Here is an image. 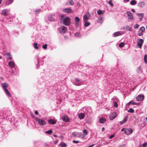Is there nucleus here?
<instances>
[{"label":"nucleus","instance_id":"obj_62","mask_svg":"<svg viewBox=\"0 0 147 147\" xmlns=\"http://www.w3.org/2000/svg\"><path fill=\"white\" fill-rule=\"evenodd\" d=\"M58 140L57 139L55 141L54 143L55 144H57L58 143Z\"/></svg>","mask_w":147,"mask_h":147},{"label":"nucleus","instance_id":"obj_55","mask_svg":"<svg viewBox=\"0 0 147 147\" xmlns=\"http://www.w3.org/2000/svg\"><path fill=\"white\" fill-rule=\"evenodd\" d=\"M138 35L140 36H141L143 35V34L142 33V32H141L140 33H139L138 32Z\"/></svg>","mask_w":147,"mask_h":147},{"label":"nucleus","instance_id":"obj_17","mask_svg":"<svg viewBox=\"0 0 147 147\" xmlns=\"http://www.w3.org/2000/svg\"><path fill=\"white\" fill-rule=\"evenodd\" d=\"M62 119L65 122H67L69 121V118L67 116H63L62 117Z\"/></svg>","mask_w":147,"mask_h":147},{"label":"nucleus","instance_id":"obj_41","mask_svg":"<svg viewBox=\"0 0 147 147\" xmlns=\"http://www.w3.org/2000/svg\"><path fill=\"white\" fill-rule=\"evenodd\" d=\"M37 45L38 44L37 43H34V47L35 49H38V47L37 46Z\"/></svg>","mask_w":147,"mask_h":147},{"label":"nucleus","instance_id":"obj_22","mask_svg":"<svg viewBox=\"0 0 147 147\" xmlns=\"http://www.w3.org/2000/svg\"><path fill=\"white\" fill-rule=\"evenodd\" d=\"M85 116V114L84 113H80L79 114L78 117L79 118L81 119H83Z\"/></svg>","mask_w":147,"mask_h":147},{"label":"nucleus","instance_id":"obj_61","mask_svg":"<svg viewBox=\"0 0 147 147\" xmlns=\"http://www.w3.org/2000/svg\"><path fill=\"white\" fill-rule=\"evenodd\" d=\"M7 59L8 60H10L12 59V57L11 56H10L7 57Z\"/></svg>","mask_w":147,"mask_h":147},{"label":"nucleus","instance_id":"obj_5","mask_svg":"<svg viewBox=\"0 0 147 147\" xmlns=\"http://www.w3.org/2000/svg\"><path fill=\"white\" fill-rule=\"evenodd\" d=\"M77 94H80V96L85 97V98H88L89 94L88 92H86L82 91H78L77 92Z\"/></svg>","mask_w":147,"mask_h":147},{"label":"nucleus","instance_id":"obj_64","mask_svg":"<svg viewBox=\"0 0 147 147\" xmlns=\"http://www.w3.org/2000/svg\"><path fill=\"white\" fill-rule=\"evenodd\" d=\"M94 146V144H93L90 145L88 146V147H92Z\"/></svg>","mask_w":147,"mask_h":147},{"label":"nucleus","instance_id":"obj_54","mask_svg":"<svg viewBox=\"0 0 147 147\" xmlns=\"http://www.w3.org/2000/svg\"><path fill=\"white\" fill-rule=\"evenodd\" d=\"M74 143H78L79 142V141H76L75 140H73L72 141Z\"/></svg>","mask_w":147,"mask_h":147},{"label":"nucleus","instance_id":"obj_24","mask_svg":"<svg viewBox=\"0 0 147 147\" xmlns=\"http://www.w3.org/2000/svg\"><path fill=\"white\" fill-rule=\"evenodd\" d=\"M106 121V119L104 117H101L99 119V122L101 123H103Z\"/></svg>","mask_w":147,"mask_h":147},{"label":"nucleus","instance_id":"obj_28","mask_svg":"<svg viewBox=\"0 0 147 147\" xmlns=\"http://www.w3.org/2000/svg\"><path fill=\"white\" fill-rule=\"evenodd\" d=\"M102 16H100L98 18L97 22L98 23L102 24L103 22L102 20Z\"/></svg>","mask_w":147,"mask_h":147},{"label":"nucleus","instance_id":"obj_45","mask_svg":"<svg viewBox=\"0 0 147 147\" xmlns=\"http://www.w3.org/2000/svg\"><path fill=\"white\" fill-rule=\"evenodd\" d=\"M47 44H45V45H43L42 46V48L46 50L47 49Z\"/></svg>","mask_w":147,"mask_h":147},{"label":"nucleus","instance_id":"obj_25","mask_svg":"<svg viewBox=\"0 0 147 147\" xmlns=\"http://www.w3.org/2000/svg\"><path fill=\"white\" fill-rule=\"evenodd\" d=\"M145 5V3L144 2H140L138 4V6L141 7H143Z\"/></svg>","mask_w":147,"mask_h":147},{"label":"nucleus","instance_id":"obj_31","mask_svg":"<svg viewBox=\"0 0 147 147\" xmlns=\"http://www.w3.org/2000/svg\"><path fill=\"white\" fill-rule=\"evenodd\" d=\"M130 3L131 5H135L136 4V1L135 0H133L131 1Z\"/></svg>","mask_w":147,"mask_h":147},{"label":"nucleus","instance_id":"obj_33","mask_svg":"<svg viewBox=\"0 0 147 147\" xmlns=\"http://www.w3.org/2000/svg\"><path fill=\"white\" fill-rule=\"evenodd\" d=\"M85 23L84 24V26L85 27H87L89 26L90 24V22H84Z\"/></svg>","mask_w":147,"mask_h":147},{"label":"nucleus","instance_id":"obj_35","mask_svg":"<svg viewBox=\"0 0 147 147\" xmlns=\"http://www.w3.org/2000/svg\"><path fill=\"white\" fill-rule=\"evenodd\" d=\"M140 30L142 32H144L145 30V28L144 26H142L138 32H139Z\"/></svg>","mask_w":147,"mask_h":147},{"label":"nucleus","instance_id":"obj_43","mask_svg":"<svg viewBox=\"0 0 147 147\" xmlns=\"http://www.w3.org/2000/svg\"><path fill=\"white\" fill-rule=\"evenodd\" d=\"M61 147H66L67 146V144L64 142L61 143Z\"/></svg>","mask_w":147,"mask_h":147},{"label":"nucleus","instance_id":"obj_53","mask_svg":"<svg viewBox=\"0 0 147 147\" xmlns=\"http://www.w3.org/2000/svg\"><path fill=\"white\" fill-rule=\"evenodd\" d=\"M83 133L85 135H86L87 134V131L86 130L84 129L83 131Z\"/></svg>","mask_w":147,"mask_h":147},{"label":"nucleus","instance_id":"obj_63","mask_svg":"<svg viewBox=\"0 0 147 147\" xmlns=\"http://www.w3.org/2000/svg\"><path fill=\"white\" fill-rule=\"evenodd\" d=\"M35 114L36 115H37L38 114V112L37 111H35Z\"/></svg>","mask_w":147,"mask_h":147},{"label":"nucleus","instance_id":"obj_34","mask_svg":"<svg viewBox=\"0 0 147 147\" xmlns=\"http://www.w3.org/2000/svg\"><path fill=\"white\" fill-rule=\"evenodd\" d=\"M137 71L138 73H140L142 72V70L140 66L138 67L137 69Z\"/></svg>","mask_w":147,"mask_h":147},{"label":"nucleus","instance_id":"obj_32","mask_svg":"<svg viewBox=\"0 0 147 147\" xmlns=\"http://www.w3.org/2000/svg\"><path fill=\"white\" fill-rule=\"evenodd\" d=\"M75 22H80V18L77 16L75 18Z\"/></svg>","mask_w":147,"mask_h":147},{"label":"nucleus","instance_id":"obj_20","mask_svg":"<svg viewBox=\"0 0 147 147\" xmlns=\"http://www.w3.org/2000/svg\"><path fill=\"white\" fill-rule=\"evenodd\" d=\"M48 123L52 125H54L56 123V121L55 120L53 119H50L48 120Z\"/></svg>","mask_w":147,"mask_h":147},{"label":"nucleus","instance_id":"obj_18","mask_svg":"<svg viewBox=\"0 0 147 147\" xmlns=\"http://www.w3.org/2000/svg\"><path fill=\"white\" fill-rule=\"evenodd\" d=\"M1 85L3 90L7 89L8 86V84L6 82L2 83Z\"/></svg>","mask_w":147,"mask_h":147},{"label":"nucleus","instance_id":"obj_4","mask_svg":"<svg viewBox=\"0 0 147 147\" xmlns=\"http://www.w3.org/2000/svg\"><path fill=\"white\" fill-rule=\"evenodd\" d=\"M36 121L38 122L39 124L41 126L44 125L46 124V121L42 119H39L38 118H36Z\"/></svg>","mask_w":147,"mask_h":147},{"label":"nucleus","instance_id":"obj_2","mask_svg":"<svg viewBox=\"0 0 147 147\" xmlns=\"http://www.w3.org/2000/svg\"><path fill=\"white\" fill-rule=\"evenodd\" d=\"M59 16V14L58 13H54V14H50L48 15L47 16V18L48 20L51 21L52 22L55 21L58 18Z\"/></svg>","mask_w":147,"mask_h":147},{"label":"nucleus","instance_id":"obj_21","mask_svg":"<svg viewBox=\"0 0 147 147\" xmlns=\"http://www.w3.org/2000/svg\"><path fill=\"white\" fill-rule=\"evenodd\" d=\"M8 65L11 68H14L15 67V64L12 61H10L9 62Z\"/></svg>","mask_w":147,"mask_h":147},{"label":"nucleus","instance_id":"obj_60","mask_svg":"<svg viewBox=\"0 0 147 147\" xmlns=\"http://www.w3.org/2000/svg\"><path fill=\"white\" fill-rule=\"evenodd\" d=\"M72 135L75 137L77 136V135L75 132H74L72 133Z\"/></svg>","mask_w":147,"mask_h":147},{"label":"nucleus","instance_id":"obj_10","mask_svg":"<svg viewBox=\"0 0 147 147\" xmlns=\"http://www.w3.org/2000/svg\"><path fill=\"white\" fill-rule=\"evenodd\" d=\"M144 40L142 39L139 38L137 40V46L139 48H141L144 43Z\"/></svg>","mask_w":147,"mask_h":147},{"label":"nucleus","instance_id":"obj_27","mask_svg":"<svg viewBox=\"0 0 147 147\" xmlns=\"http://www.w3.org/2000/svg\"><path fill=\"white\" fill-rule=\"evenodd\" d=\"M105 12V11H102L101 9H99L97 11V13L98 15H101L104 13Z\"/></svg>","mask_w":147,"mask_h":147},{"label":"nucleus","instance_id":"obj_37","mask_svg":"<svg viewBox=\"0 0 147 147\" xmlns=\"http://www.w3.org/2000/svg\"><path fill=\"white\" fill-rule=\"evenodd\" d=\"M52 132V129H50L47 131H46L45 132L46 134H51Z\"/></svg>","mask_w":147,"mask_h":147},{"label":"nucleus","instance_id":"obj_57","mask_svg":"<svg viewBox=\"0 0 147 147\" xmlns=\"http://www.w3.org/2000/svg\"><path fill=\"white\" fill-rule=\"evenodd\" d=\"M114 134H113L111 135L109 137V138L110 139H111L112 138H113L114 136Z\"/></svg>","mask_w":147,"mask_h":147},{"label":"nucleus","instance_id":"obj_7","mask_svg":"<svg viewBox=\"0 0 147 147\" xmlns=\"http://www.w3.org/2000/svg\"><path fill=\"white\" fill-rule=\"evenodd\" d=\"M64 24L66 26H68L70 24V19L69 17H66L63 20Z\"/></svg>","mask_w":147,"mask_h":147},{"label":"nucleus","instance_id":"obj_6","mask_svg":"<svg viewBox=\"0 0 147 147\" xmlns=\"http://www.w3.org/2000/svg\"><path fill=\"white\" fill-rule=\"evenodd\" d=\"M126 14L128 17V20H130L134 21V18L132 13L129 11H127L126 12Z\"/></svg>","mask_w":147,"mask_h":147},{"label":"nucleus","instance_id":"obj_58","mask_svg":"<svg viewBox=\"0 0 147 147\" xmlns=\"http://www.w3.org/2000/svg\"><path fill=\"white\" fill-rule=\"evenodd\" d=\"M139 103H136L135 102H132V104L134 105H139Z\"/></svg>","mask_w":147,"mask_h":147},{"label":"nucleus","instance_id":"obj_26","mask_svg":"<svg viewBox=\"0 0 147 147\" xmlns=\"http://www.w3.org/2000/svg\"><path fill=\"white\" fill-rule=\"evenodd\" d=\"M13 1V0H7L5 4L6 5H9L11 4Z\"/></svg>","mask_w":147,"mask_h":147},{"label":"nucleus","instance_id":"obj_40","mask_svg":"<svg viewBox=\"0 0 147 147\" xmlns=\"http://www.w3.org/2000/svg\"><path fill=\"white\" fill-rule=\"evenodd\" d=\"M12 73L14 75H16L17 74V72L16 69H15L12 71Z\"/></svg>","mask_w":147,"mask_h":147},{"label":"nucleus","instance_id":"obj_30","mask_svg":"<svg viewBox=\"0 0 147 147\" xmlns=\"http://www.w3.org/2000/svg\"><path fill=\"white\" fill-rule=\"evenodd\" d=\"M126 29L127 31H131L132 30V29L131 27H129L128 25L125 26Z\"/></svg>","mask_w":147,"mask_h":147},{"label":"nucleus","instance_id":"obj_59","mask_svg":"<svg viewBox=\"0 0 147 147\" xmlns=\"http://www.w3.org/2000/svg\"><path fill=\"white\" fill-rule=\"evenodd\" d=\"M40 11H41V10H40L39 9H36L35 11V12H39Z\"/></svg>","mask_w":147,"mask_h":147},{"label":"nucleus","instance_id":"obj_14","mask_svg":"<svg viewBox=\"0 0 147 147\" xmlns=\"http://www.w3.org/2000/svg\"><path fill=\"white\" fill-rule=\"evenodd\" d=\"M144 98V96L143 95H139L136 97V99L138 101H141L143 100Z\"/></svg>","mask_w":147,"mask_h":147},{"label":"nucleus","instance_id":"obj_13","mask_svg":"<svg viewBox=\"0 0 147 147\" xmlns=\"http://www.w3.org/2000/svg\"><path fill=\"white\" fill-rule=\"evenodd\" d=\"M117 114L116 112H114L111 113L110 116V118L111 120L114 119L117 116Z\"/></svg>","mask_w":147,"mask_h":147},{"label":"nucleus","instance_id":"obj_49","mask_svg":"<svg viewBox=\"0 0 147 147\" xmlns=\"http://www.w3.org/2000/svg\"><path fill=\"white\" fill-rule=\"evenodd\" d=\"M143 147H146L147 146V142L143 144L142 145Z\"/></svg>","mask_w":147,"mask_h":147},{"label":"nucleus","instance_id":"obj_50","mask_svg":"<svg viewBox=\"0 0 147 147\" xmlns=\"http://www.w3.org/2000/svg\"><path fill=\"white\" fill-rule=\"evenodd\" d=\"M75 36L76 37H80V35L78 32H76L75 34Z\"/></svg>","mask_w":147,"mask_h":147},{"label":"nucleus","instance_id":"obj_42","mask_svg":"<svg viewBox=\"0 0 147 147\" xmlns=\"http://www.w3.org/2000/svg\"><path fill=\"white\" fill-rule=\"evenodd\" d=\"M144 60L145 63H147V55H145L144 57Z\"/></svg>","mask_w":147,"mask_h":147},{"label":"nucleus","instance_id":"obj_23","mask_svg":"<svg viewBox=\"0 0 147 147\" xmlns=\"http://www.w3.org/2000/svg\"><path fill=\"white\" fill-rule=\"evenodd\" d=\"M4 90L5 91V93L9 97H11V95L9 91L7 89Z\"/></svg>","mask_w":147,"mask_h":147},{"label":"nucleus","instance_id":"obj_47","mask_svg":"<svg viewBox=\"0 0 147 147\" xmlns=\"http://www.w3.org/2000/svg\"><path fill=\"white\" fill-rule=\"evenodd\" d=\"M80 24V22H75V25L76 27L78 28V27H79Z\"/></svg>","mask_w":147,"mask_h":147},{"label":"nucleus","instance_id":"obj_44","mask_svg":"<svg viewBox=\"0 0 147 147\" xmlns=\"http://www.w3.org/2000/svg\"><path fill=\"white\" fill-rule=\"evenodd\" d=\"M86 111H85V113H86V111H87V112H88V111H89V112H91V109L90 107H88V108H86V109H85Z\"/></svg>","mask_w":147,"mask_h":147},{"label":"nucleus","instance_id":"obj_52","mask_svg":"<svg viewBox=\"0 0 147 147\" xmlns=\"http://www.w3.org/2000/svg\"><path fill=\"white\" fill-rule=\"evenodd\" d=\"M138 27L139 25L137 24H136L134 26V27L135 29H136L138 28Z\"/></svg>","mask_w":147,"mask_h":147},{"label":"nucleus","instance_id":"obj_11","mask_svg":"<svg viewBox=\"0 0 147 147\" xmlns=\"http://www.w3.org/2000/svg\"><path fill=\"white\" fill-rule=\"evenodd\" d=\"M62 11L64 13H70L73 12V10L70 8H67L63 9Z\"/></svg>","mask_w":147,"mask_h":147},{"label":"nucleus","instance_id":"obj_15","mask_svg":"<svg viewBox=\"0 0 147 147\" xmlns=\"http://www.w3.org/2000/svg\"><path fill=\"white\" fill-rule=\"evenodd\" d=\"M136 14L138 17L140 21H142L144 17V13H136Z\"/></svg>","mask_w":147,"mask_h":147},{"label":"nucleus","instance_id":"obj_12","mask_svg":"<svg viewBox=\"0 0 147 147\" xmlns=\"http://www.w3.org/2000/svg\"><path fill=\"white\" fill-rule=\"evenodd\" d=\"M10 10L9 9H6L2 11L1 14L3 16H6L9 12Z\"/></svg>","mask_w":147,"mask_h":147},{"label":"nucleus","instance_id":"obj_9","mask_svg":"<svg viewBox=\"0 0 147 147\" xmlns=\"http://www.w3.org/2000/svg\"><path fill=\"white\" fill-rule=\"evenodd\" d=\"M59 32L61 34H64L67 31V28L64 26H61L59 29Z\"/></svg>","mask_w":147,"mask_h":147},{"label":"nucleus","instance_id":"obj_1","mask_svg":"<svg viewBox=\"0 0 147 147\" xmlns=\"http://www.w3.org/2000/svg\"><path fill=\"white\" fill-rule=\"evenodd\" d=\"M44 57H38L37 58L36 61H35V63L36 65V69H38L40 65H42L44 63Z\"/></svg>","mask_w":147,"mask_h":147},{"label":"nucleus","instance_id":"obj_8","mask_svg":"<svg viewBox=\"0 0 147 147\" xmlns=\"http://www.w3.org/2000/svg\"><path fill=\"white\" fill-rule=\"evenodd\" d=\"M125 33V32L122 31L117 32L113 33V36L114 37H115L124 34Z\"/></svg>","mask_w":147,"mask_h":147},{"label":"nucleus","instance_id":"obj_19","mask_svg":"<svg viewBox=\"0 0 147 147\" xmlns=\"http://www.w3.org/2000/svg\"><path fill=\"white\" fill-rule=\"evenodd\" d=\"M74 4L73 0H68V1L66 3V5H73Z\"/></svg>","mask_w":147,"mask_h":147},{"label":"nucleus","instance_id":"obj_56","mask_svg":"<svg viewBox=\"0 0 147 147\" xmlns=\"http://www.w3.org/2000/svg\"><path fill=\"white\" fill-rule=\"evenodd\" d=\"M118 147H126V145L124 144L121 145Z\"/></svg>","mask_w":147,"mask_h":147},{"label":"nucleus","instance_id":"obj_48","mask_svg":"<svg viewBox=\"0 0 147 147\" xmlns=\"http://www.w3.org/2000/svg\"><path fill=\"white\" fill-rule=\"evenodd\" d=\"M84 16L89 18L90 16V14L89 12H87L86 13L85 15Z\"/></svg>","mask_w":147,"mask_h":147},{"label":"nucleus","instance_id":"obj_38","mask_svg":"<svg viewBox=\"0 0 147 147\" xmlns=\"http://www.w3.org/2000/svg\"><path fill=\"white\" fill-rule=\"evenodd\" d=\"M125 45V43L123 42L120 43L119 44V47H120L122 48Z\"/></svg>","mask_w":147,"mask_h":147},{"label":"nucleus","instance_id":"obj_36","mask_svg":"<svg viewBox=\"0 0 147 147\" xmlns=\"http://www.w3.org/2000/svg\"><path fill=\"white\" fill-rule=\"evenodd\" d=\"M89 17H86V16H84L83 17V21L84 22H86L88 19Z\"/></svg>","mask_w":147,"mask_h":147},{"label":"nucleus","instance_id":"obj_3","mask_svg":"<svg viewBox=\"0 0 147 147\" xmlns=\"http://www.w3.org/2000/svg\"><path fill=\"white\" fill-rule=\"evenodd\" d=\"M73 84L77 86H80L84 84V81L82 79L76 78L75 81L73 82Z\"/></svg>","mask_w":147,"mask_h":147},{"label":"nucleus","instance_id":"obj_46","mask_svg":"<svg viewBox=\"0 0 147 147\" xmlns=\"http://www.w3.org/2000/svg\"><path fill=\"white\" fill-rule=\"evenodd\" d=\"M114 107L116 108L118 107V104L117 102L116 101H115L114 102Z\"/></svg>","mask_w":147,"mask_h":147},{"label":"nucleus","instance_id":"obj_29","mask_svg":"<svg viewBox=\"0 0 147 147\" xmlns=\"http://www.w3.org/2000/svg\"><path fill=\"white\" fill-rule=\"evenodd\" d=\"M127 116L125 117L123 120L120 122V124H122L124 123L127 120Z\"/></svg>","mask_w":147,"mask_h":147},{"label":"nucleus","instance_id":"obj_39","mask_svg":"<svg viewBox=\"0 0 147 147\" xmlns=\"http://www.w3.org/2000/svg\"><path fill=\"white\" fill-rule=\"evenodd\" d=\"M127 111L128 112L132 113L134 112V111L132 108H130L129 110Z\"/></svg>","mask_w":147,"mask_h":147},{"label":"nucleus","instance_id":"obj_16","mask_svg":"<svg viewBox=\"0 0 147 147\" xmlns=\"http://www.w3.org/2000/svg\"><path fill=\"white\" fill-rule=\"evenodd\" d=\"M133 131V130L131 129H125L124 130V133L127 135H129L131 134Z\"/></svg>","mask_w":147,"mask_h":147},{"label":"nucleus","instance_id":"obj_51","mask_svg":"<svg viewBox=\"0 0 147 147\" xmlns=\"http://www.w3.org/2000/svg\"><path fill=\"white\" fill-rule=\"evenodd\" d=\"M109 3L111 6H112L113 5V4L112 2V0H110L109 1Z\"/></svg>","mask_w":147,"mask_h":147}]
</instances>
